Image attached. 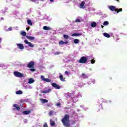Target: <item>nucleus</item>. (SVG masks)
<instances>
[{
    "instance_id": "obj_6",
    "label": "nucleus",
    "mask_w": 127,
    "mask_h": 127,
    "mask_svg": "<svg viewBox=\"0 0 127 127\" xmlns=\"http://www.w3.org/2000/svg\"><path fill=\"white\" fill-rule=\"evenodd\" d=\"M24 43L26 44H28V46H29V47H32V48L34 47V45H33L32 44H31V43L30 42H28V41H27V40H24Z\"/></svg>"
},
{
    "instance_id": "obj_8",
    "label": "nucleus",
    "mask_w": 127,
    "mask_h": 127,
    "mask_svg": "<svg viewBox=\"0 0 127 127\" xmlns=\"http://www.w3.org/2000/svg\"><path fill=\"white\" fill-rule=\"evenodd\" d=\"M109 9L111 10V11H116L117 8L115 6L110 5L109 6Z\"/></svg>"
},
{
    "instance_id": "obj_36",
    "label": "nucleus",
    "mask_w": 127,
    "mask_h": 127,
    "mask_svg": "<svg viewBox=\"0 0 127 127\" xmlns=\"http://www.w3.org/2000/svg\"><path fill=\"white\" fill-rule=\"evenodd\" d=\"M61 53L60 52H57L55 53V55H59V54H61Z\"/></svg>"
},
{
    "instance_id": "obj_29",
    "label": "nucleus",
    "mask_w": 127,
    "mask_h": 127,
    "mask_svg": "<svg viewBox=\"0 0 127 127\" xmlns=\"http://www.w3.org/2000/svg\"><path fill=\"white\" fill-rule=\"evenodd\" d=\"M44 81L45 82H48V83L51 82V80L49 79V78H45Z\"/></svg>"
},
{
    "instance_id": "obj_30",
    "label": "nucleus",
    "mask_w": 127,
    "mask_h": 127,
    "mask_svg": "<svg viewBox=\"0 0 127 127\" xmlns=\"http://www.w3.org/2000/svg\"><path fill=\"white\" fill-rule=\"evenodd\" d=\"M64 37L65 39H68V38H69V36L68 35H64Z\"/></svg>"
},
{
    "instance_id": "obj_33",
    "label": "nucleus",
    "mask_w": 127,
    "mask_h": 127,
    "mask_svg": "<svg viewBox=\"0 0 127 127\" xmlns=\"http://www.w3.org/2000/svg\"><path fill=\"white\" fill-rule=\"evenodd\" d=\"M29 70L31 71V72H35V71H36L35 68H30Z\"/></svg>"
},
{
    "instance_id": "obj_44",
    "label": "nucleus",
    "mask_w": 127,
    "mask_h": 127,
    "mask_svg": "<svg viewBox=\"0 0 127 127\" xmlns=\"http://www.w3.org/2000/svg\"><path fill=\"white\" fill-rule=\"evenodd\" d=\"M20 102H21V103H24V101L23 100H22V99H21V100H20Z\"/></svg>"
},
{
    "instance_id": "obj_49",
    "label": "nucleus",
    "mask_w": 127,
    "mask_h": 127,
    "mask_svg": "<svg viewBox=\"0 0 127 127\" xmlns=\"http://www.w3.org/2000/svg\"><path fill=\"white\" fill-rule=\"evenodd\" d=\"M75 124H76V121L73 122V125H75Z\"/></svg>"
},
{
    "instance_id": "obj_25",
    "label": "nucleus",
    "mask_w": 127,
    "mask_h": 127,
    "mask_svg": "<svg viewBox=\"0 0 127 127\" xmlns=\"http://www.w3.org/2000/svg\"><path fill=\"white\" fill-rule=\"evenodd\" d=\"M16 95H22V91L21 90H18L16 92Z\"/></svg>"
},
{
    "instance_id": "obj_13",
    "label": "nucleus",
    "mask_w": 127,
    "mask_h": 127,
    "mask_svg": "<svg viewBox=\"0 0 127 127\" xmlns=\"http://www.w3.org/2000/svg\"><path fill=\"white\" fill-rule=\"evenodd\" d=\"M31 112V111H30V110L24 111H23V114H24V115H29V114Z\"/></svg>"
},
{
    "instance_id": "obj_28",
    "label": "nucleus",
    "mask_w": 127,
    "mask_h": 127,
    "mask_svg": "<svg viewBox=\"0 0 127 127\" xmlns=\"http://www.w3.org/2000/svg\"><path fill=\"white\" fill-rule=\"evenodd\" d=\"M54 113H55L54 111L52 110V111H50L49 115L50 116H53V114H54Z\"/></svg>"
},
{
    "instance_id": "obj_40",
    "label": "nucleus",
    "mask_w": 127,
    "mask_h": 127,
    "mask_svg": "<svg viewBox=\"0 0 127 127\" xmlns=\"http://www.w3.org/2000/svg\"><path fill=\"white\" fill-rule=\"evenodd\" d=\"M44 127H48V126L47 125V123H45L44 124Z\"/></svg>"
},
{
    "instance_id": "obj_16",
    "label": "nucleus",
    "mask_w": 127,
    "mask_h": 127,
    "mask_svg": "<svg viewBox=\"0 0 127 127\" xmlns=\"http://www.w3.org/2000/svg\"><path fill=\"white\" fill-rule=\"evenodd\" d=\"M51 28L50 27H47L46 26H44L43 27V30H51Z\"/></svg>"
},
{
    "instance_id": "obj_7",
    "label": "nucleus",
    "mask_w": 127,
    "mask_h": 127,
    "mask_svg": "<svg viewBox=\"0 0 127 127\" xmlns=\"http://www.w3.org/2000/svg\"><path fill=\"white\" fill-rule=\"evenodd\" d=\"M17 46L20 50H23L24 49V46H23V44H17Z\"/></svg>"
},
{
    "instance_id": "obj_5",
    "label": "nucleus",
    "mask_w": 127,
    "mask_h": 127,
    "mask_svg": "<svg viewBox=\"0 0 127 127\" xmlns=\"http://www.w3.org/2000/svg\"><path fill=\"white\" fill-rule=\"evenodd\" d=\"M52 86L53 87V88H55V89H56L57 90H59V89L61 88L60 86L56 84L55 82L52 83Z\"/></svg>"
},
{
    "instance_id": "obj_12",
    "label": "nucleus",
    "mask_w": 127,
    "mask_h": 127,
    "mask_svg": "<svg viewBox=\"0 0 127 127\" xmlns=\"http://www.w3.org/2000/svg\"><path fill=\"white\" fill-rule=\"evenodd\" d=\"M50 122L51 124V127H54V126H55V122L53 121L52 119H51Z\"/></svg>"
},
{
    "instance_id": "obj_37",
    "label": "nucleus",
    "mask_w": 127,
    "mask_h": 127,
    "mask_svg": "<svg viewBox=\"0 0 127 127\" xmlns=\"http://www.w3.org/2000/svg\"><path fill=\"white\" fill-rule=\"evenodd\" d=\"M75 22H81V20H80L79 19H76L75 20Z\"/></svg>"
},
{
    "instance_id": "obj_1",
    "label": "nucleus",
    "mask_w": 127,
    "mask_h": 127,
    "mask_svg": "<svg viewBox=\"0 0 127 127\" xmlns=\"http://www.w3.org/2000/svg\"><path fill=\"white\" fill-rule=\"evenodd\" d=\"M70 116L68 114H65L64 118L62 119V122L64 127H70V120H69Z\"/></svg>"
},
{
    "instance_id": "obj_22",
    "label": "nucleus",
    "mask_w": 127,
    "mask_h": 127,
    "mask_svg": "<svg viewBox=\"0 0 127 127\" xmlns=\"http://www.w3.org/2000/svg\"><path fill=\"white\" fill-rule=\"evenodd\" d=\"M27 22L29 25H30L31 26H32V22H31V20L29 19L27 21Z\"/></svg>"
},
{
    "instance_id": "obj_2",
    "label": "nucleus",
    "mask_w": 127,
    "mask_h": 127,
    "mask_svg": "<svg viewBox=\"0 0 127 127\" xmlns=\"http://www.w3.org/2000/svg\"><path fill=\"white\" fill-rule=\"evenodd\" d=\"M87 57H82L80 59L79 63L82 64H85L87 62Z\"/></svg>"
},
{
    "instance_id": "obj_38",
    "label": "nucleus",
    "mask_w": 127,
    "mask_h": 127,
    "mask_svg": "<svg viewBox=\"0 0 127 127\" xmlns=\"http://www.w3.org/2000/svg\"><path fill=\"white\" fill-rule=\"evenodd\" d=\"M11 30H12V27H9L8 28V31H11Z\"/></svg>"
},
{
    "instance_id": "obj_48",
    "label": "nucleus",
    "mask_w": 127,
    "mask_h": 127,
    "mask_svg": "<svg viewBox=\"0 0 127 127\" xmlns=\"http://www.w3.org/2000/svg\"><path fill=\"white\" fill-rule=\"evenodd\" d=\"M2 39L1 38H0V43L1 42Z\"/></svg>"
},
{
    "instance_id": "obj_51",
    "label": "nucleus",
    "mask_w": 127,
    "mask_h": 127,
    "mask_svg": "<svg viewBox=\"0 0 127 127\" xmlns=\"http://www.w3.org/2000/svg\"><path fill=\"white\" fill-rule=\"evenodd\" d=\"M101 27L102 28H104V26L103 25H101Z\"/></svg>"
},
{
    "instance_id": "obj_23",
    "label": "nucleus",
    "mask_w": 127,
    "mask_h": 127,
    "mask_svg": "<svg viewBox=\"0 0 127 127\" xmlns=\"http://www.w3.org/2000/svg\"><path fill=\"white\" fill-rule=\"evenodd\" d=\"M21 35H22L23 36H26V32H24V31H21Z\"/></svg>"
},
{
    "instance_id": "obj_52",
    "label": "nucleus",
    "mask_w": 127,
    "mask_h": 127,
    "mask_svg": "<svg viewBox=\"0 0 127 127\" xmlns=\"http://www.w3.org/2000/svg\"><path fill=\"white\" fill-rule=\"evenodd\" d=\"M3 19V17H1V20H2Z\"/></svg>"
},
{
    "instance_id": "obj_39",
    "label": "nucleus",
    "mask_w": 127,
    "mask_h": 127,
    "mask_svg": "<svg viewBox=\"0 0 127 127\" xmlns=\"http://www.w3.org/2000/svg\"><path fill=\"white\" fill-rule=\"evenodd\" d=\"M64 73L65 74V75H67V76H69V72H68V71H65L64 72Z\"/></svg>"
},
{
    "instance_id": "obj_17",
    "label": "nucleus",
    "mask_w": 127,
    "mask_h": 127,
    "mask_svg": "<svg viewBox=\"0 0 127 127\" xmlns=\"http://www.w3.org/2000/svg\"><path fill=\"white\" fill-rule=\"evenodd\" d=\"M103 35L104 36H105V37H107V38H110V37H111V35L107 33H104Z\"/></svg>"
},
{
    "instance_id": "obj_9",
    "label": "nucleus",
    "mask_w": 127,
    "mask_h": 127,
    "mask_svg": "<svg viewBox=\"0 0 127 127\" xmlns=\"http://www.w3.org/2000/svg\"><path fill=\"white\" fill-rule=\"evenodd\" d=\"M59 78L61 80V81H62V82H65V78L63 76V75H62L61 73H60V76H59Z\"/></svg>"
},
{
    "instance_id": "obj_41",
    "label": "nucleus",
    "mask_w": 127,
    "mask_h": 127,
    "mask_svg": "<svg viewBox=\"0 0 127 127\" xmlns=\"http://www.w3.org/2000/svg\"><path fill=\"white\" fill-rule=\"evenodd\" d=\"M16 109L17 111H19V110H20V108L19 107H18V106H17L16 107Z\"/></svg>"
},
{
    "instance_id": "obj_31",
    "label": "nucleus",
    "mask_w": 127,
    "mask_h": 127,
    "mask_svg": "<svg viewBox=\"0 0 127 127\" xmlns=\"http://www.w3.org/2000/svg\"><path fill=\"white\" fill-rule=\"evenodd\" d=\"M56 106L59 107V108H61V103H60V102L57 103Z\"/></svg>"
},
{
    "instance_id": "obj_43",
    "label": "nucleus",
    "mask_w": 127,
    "mask_h": 127,
    "mask_svg": "<svg viewBox=\"0 0 127 127\" xmlns=\"http://www.w3.org/2000/svg\"><path fill=\"white\" fill-rule=\"evenodd\" d=\"M64 44H68V41L63 42Z\"/></svg>"
},
{
    "instance_id": "obj_14",
    "label": "nucleus",
    "mask_w": 127,
    "mask_h": 127,
    "mask_svg": "<svg viewBox=\"0 0 127 127\" xmlns=\"http://www.w3.org/2000/svg\"><path fill=\"white\" fill-rule=\"evenodd\" d=\"M41 101L42 102V104H45L48 102L47 99H41Z\"/></svg>"
},
{
    "instance_id": "obj_21",
    "label": "nucleus",
    "mask_w": 127,
    "mask_h": 127,
    "mask_svg": "<svg viewBox=\"0 0 127 127\" xmlns=\"http://www.w3.org/2000/svg\"><path fill=\"white\" fill-rule=\"evenodd\" d=\"M32 83H34V80L32 78H30L28 81V83L32 84Z\"/></svg>"
},
{
    "instance_id": "obj_24",
    "label": "nucleus",
    "mask_w": 127,
    "mask_h": 127,
    "mask_svg": "<svg viewBox=\"0 0 127 127\" xmlns=\"http://www.w3.org/2000/svg\"><path fill=\"white\" fill-rule=\"evenodd\" d=\"M81 77H83L84 79H87V78H88V76H87L85 73H82L81 74Z\"/></svg>"
},
{
    "instance_id": "obj_3",
    "label": "nucleus",
    "mask_w": 127,
    "mask_h": 127,
    "mask_svg": "<svg viewBox=\"0 0 127 127\" xmlns=\"http://www.w3.org/2000/svg\"><path fill=\"white\" fill-rule=\"evenodd\" d=\"M13 74L15 77H18V78H22L24 76L23 74L19 71H14Z\"/></svg>"
},
{
    "instance_id": "obj_32",
    "label": "nucleus",
    "mask_w": 127,
    "mask_h": 127,
    "mask_svg": "<svg viewBox=\"0 0 127 127\" xmlns=\"http://www.w3.org/2000/svg\"><path fill=\"white\" fill-rule=\"evenodd\" d=\"M95 62H96V61L94 59H92L91 60V64H95Z\"/></svg>"
},
{
    "instance_id": "obj_42",
    "label": "nucleus",
    "mask_w": 127,
    "mask_h": 127,
    "mask_svg": "<svg viewBox=\"0 0 127 127\" xmlns=\"http://www.w3.org/2000/svg\"><path fill=\"white\" fill-rule=\"evenodd\" d=\"M13 107L16 108L17 107V104H14L13 105Z\"/></svg>"
},
{
    "instance_id": "obj_18",
    "label": "nucleus",
    "mask_w": 127,
    "mask_h": 127,
    "mask_svg": "<svg viewBox=\"0 0 127 127\" xmlns=\"http://www.w3.org/2000/svg\"><path fill=\"white\" fill-rule=\"evenodd\" d=\"M82 35L81 33H73L71 35V36H81Z\"/></svg>"
},
{
    "instance_id": "obj_19",
    "label": "nucleus",
    "mask_w": 127,
    "mask_h": 127,
    "mask_svg": "<svg viewBox=\"0 0 127 127\" xmlns=\"http://www.w3.org/2000/svg\"><path fill=\"white\" fill-rule=\"evenodd\" d=\"M91 27H96V26H97V23L95 22H92L91 24Z\"/></svg>"
},
{
    "instance_id": "obj_15",
    "label": "nucleus",
    "mask_w": 127,
    "mask_h": 127,
    "mask_svg": "<svg viewBox=\"0 0 127 127\" xmlns=\"http://www.w3.org/2000/svg\"><path fill=\"white\" fill-rule=\"evenodd\" d=\"M84 5H85V1H82L80 4V8H83Z\"/></svg>"
},
{
    "instance_id": "obj_10",
    "label": "nucleus",
    "mask_w": 127,
    "mask_h": 127,
    "mask_svg": "<svg viewBox=\"0 0 127 127\" xmlns=\"http://www.w3.org/2000/svg\"><path fill=\"white\" fill-rule=\"evenodd\" d=\"M52 91V89L51 88L48 89L47 90H43L42 93L43 94H47L48 93H50Z\"/></svg>"
},
{
    "instance_id": "obj_47",
    "label": "nucleus",
    "mask_w": 127,
    "mask_h": 127,
    "mask_svg": "<svg viewBox=\"0 0 127 127\" xmlns=\"http://www.w3.org/2000/svg\"><path fill=\"white\" fill-rule=\"evenodd\" d=\"M50 1H51V2H53V1H54V0H50Z\"/></svg>"
},
{
    "instance_id": "obj_4",
    "label": "nucleus",
    "mask_w": 127,
    "mask_h": 127,
    "mask_svg": "<svg viewBox=\"0 0 127 127\" xmlns=\"http://www.w3.org/2000/svg\"><path fill=\"white\" fill-rule=\"evenodd\" d=\"M35 63L33 61L30 62L27 65L28 68H34Z\"/></svg>"
},
{
    "instance_id": "obj_26",
    "label": "nucleus",
    "mask_w": 127,
    "mask_h": 127,
    "mask_svg": "<svg viewBox=\"0 0 127 127\" xmlns=\"http://www.w3.org/2000/svg\"><path fill=\"white\" fill-rule=\"evenodd\" d=\"M116 11H117V13H119V12H121V11H123V8H116Z\"/></svg>"
},
{
    "instance_id": "obj_20",
    "label": "nucleus",
    "mask_w": 127,
    "mask_h": 127,
    "mask_svg": "<svg viewBox=\"0 0 127 127\" xmlns=\"http://www.w3.org/2000/svg\"><path fill=\"white\" fill-rule=\"evenodd\" d=\"M73 42L75 43V44H78V43L80 42V40H79L78 39H75L73 40Z\"/></svg>"
},
{
    "instance_id": "obj_45",
    "label": "nucleus",
    "mask_w": 127,
    "mask_h": 127,
    "mask_svg": "<svg viewBox=\"0 0 127 127\" xmlns=\"http://www.w3.org/2000/svg\"><path fill=\"white\" fill-rule=\"evenodd\" d=\"M30 28L29 27H28L26 28V30H29Z\"/></svg>"
},
{
    "instance_id": "obj_50",
    "label": "nucleus",
    "mask_w": 127,
    "mask_h": 127,
    "mask_svg": "<svg viewBox=\"0 0 127 127\" xmlns=\"http://www.w3.org/2000/svg\"><path fill=\"white\" fill-rule=\"evenodd\" d=\"M31 0V1H33V2H34L35 1V0Z\"/></svg>"
},
{
    "instance_id": "obj_35",
    "label": "nucleus",
    "mask_w": 127,
    "mask_h": 127,
    "mask_svg": "<svg viewBox=\"0 0 127 127\" xmlns=\"http://www.w3.org/2000/svg\"><path fill=\"white\" fill-rule=\"evenodd\" d=\"M41 78L43 81H45V78L44 77V76L43 75H41Z\"/></svg>"
},
{
    "instance_id": "obj_34",
    "label": "nucleus",
    "mask_w": 127,
    "mask_h": 127,
    "mask_svg": "<svg viewBox=\"0 0 127 127\" xmlns=\"http://www.w3.org/2000/svg\"><path fill=\"white\" fill-rule=\"evenodd\" d=\"M59 44L60 45H63V44H63V41H60L59 42Z\"/></svg>"
},
{
    "instance_id": "obj_27",
    "label": "nucleus",
    "mask_w": 127,
    "mask_h": 127,
    "mask_svg": "<svg viewBox=\"0 0 127 127\" xmlns=\"http://www.w3.org/2000/svg\"><path fill=\"white\" fill-rule=\"evenodd\" d=\"M109 21H104L103 23V25L107 26V25H109Z\"/></svg>"
},
{
    "instance_id": "obj_11",
    "label": "nucleus",
    "mask_w": 127,
    "mask_h": 127,
    "mask_svg": "<svg viewBox=\"0 0 127 127\" xmlns=\"http://www.w3.org/2000/svg\"><path fill=\"white\" fill-rule=\"evenodd\" d=\"M26 37L29 40H34V39H35V38H34V37H32V36H26Z\"/></svg>"
},
{
    "instance_id": "obj_46",
    "label": "nucleus",
    "mask_w": 127,
    "mask_h": 127,
    "mask_svg": "<svg viewBox=\"0 0 127 127\" xmlns=\"http://www.w3.org/2000/svg\"><path fill=\"white\" fill-rule=\"evenodd\" d=\"M100 111H101V109L98 108V110H97V112H100Z\"/></svg>"
}]
</instances>
